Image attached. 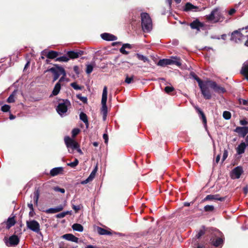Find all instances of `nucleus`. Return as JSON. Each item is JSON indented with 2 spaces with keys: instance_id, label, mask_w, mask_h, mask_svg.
<instances>
[{
  "instance_id": "nucleus-14",
  "label": "nucleus",
  "mask_w": 248,
  "mask_h": 248,
  "mask_svg": "<svg viewBox=\"0 0 248 248\" xmlns=\"http://www.w3.org/2000/svg\"><path fill=\"white\" fill-rule=\"evenodd\" d=\"M205 9V7H203L202 9H201L198 6L193 5L192 4H191L190 2H187L185 5L184 10L186 12L190 11L197 12V11H201L202 10H204Z\"/></svg>"
},
{
  "instance_id": "nucleus-62",
  "label": "nucleus",
  "mask_w": 248,
  "mask_h": 248,
  "mask_svg": "<svg viewBox=\"0 0 248 248\" xmlns=\"http://www.w3.org/2000/svg\"><path fill=\"white\" fill-rule=\"evenodd\" d=\"M74 72L76 73L77 75H78L79 74V67L78 66L76 65L74 66L73 68Z\"/></svg>"
},
{
  "instance_id": "nucleus-47",
  "label": "nucleus",
  "mask_w": 248,
  "mask_h": 248,
  "mask_svg": "<svg viewBox=\"0 0 248 248\" xmlns=\"http://www.w3.org/2000/svg\"><path fill=\"white\" fill-rule=\"evenodd\" d=\"M134 80V76L129 77L128 75H126V78L125 79V82L127 84H130Z\"/></svg>"
},
{
  "instance_id": "nucleus-40",
  "label": "nucleus",
  "mask_w": 248,
  "mask_h": 248,
  "mask_svg": "<svg viewBox=\"0 0 248 248\" xmlns=\"http://www.w3.org/2000/svg\"><path fill=\"white\" fill-rule=\"evenodd\" d=\"M193 248H207L206 245L202 244H199L198 242H195L193 245Z\"/></svg>"
},
{
  "instance_id": "nucleus-48",
  "label": "nucleus",
  "mask_w": 248,
  "mask_h": 248,
  "mask_svg": "<svg viewBox=\"0 0 248 248\" xmlns=\"http://www.w3.org/2000/svg\"><path fill=\"white\" fill-rule=\"evenodd\" d=\"M164 90L166 93H170L174 90V88L172 86H166Z\"/></svg>"
},
{
  "instance_id": "nucleus-61",
  "label": "nucleus",
  "mask_w": 248,
  "mask_h": 248,
  "mask_svg": "<svg viewBox=\"0 0 248 248\" xmlns=\"http://www.w3.org/2000/svg\"><path fill=\"white\" fill-rule=\"evenodd\" d=\"M72 208L76 212H77L80 209V205H73Z\"/></svg>"
},
{
  "instance_id": "nucleus-20",
  "label": "nucleus",
  "mask_w": 248,
  "mask_h": 248,
  "mask_svg": "<svg viewBox=\"0 0 248 248\" xmlns=\"http://www.w3.org/2000/svg\"><path fill=\"white\" fill-rule=\"evenodd\" d=\"M101 36L103 39L106 41H114L117 39L116 36L108 33H102Z\"/></svg>"
},
{
  "instance_id": "nucleus-41",
  "label": "nucleus",
  "mask_w": 248,
  "mask_h": 248,
  "mask_svg": "<svg viewBox=\"0 0 248 248\" xmlns=\"http://www.w3.org/2000/svg\"><path fill=\"white\" fill-rule=\"evenodd\" d=\"M93 68V66L92 64H87L86 65V72L87 74H91Z\"/></svg>"
},
{
  "instance_id": "nucleus-59",
  "label": "nucleus",
  "mask_w": 248,
  "mask_h": 248,
  "mask_svg": "<svg viewBox=\"0 0 248 248\" xmlns=\"http://www.w3.org/2000/svg\"><path fill=\"white\" fill-rule=\"evenodd\" d=\"M103 138L104 140L105 143L106 144H107L108 142V134H106V133L104 134L103 136Z\"/></svg>"
},
{
  "instance_id": "nucleus-3",
  "label": "nucleus",
  "mask_w": 248,
  "mask_h": 248,
  "mask_svg": "<svg viewBox=\"0 0 248 248\" xmlns=\"http://www.w3.org/2000/svg\"><path fill=\"white\" fill-rule=\"evenodd\" d=\"M206 19L209 21L214 22H221L224 19L219 10L216 8L214 9L209 15L206 16Z\"/></svg>"
},
{
  "instance_id": "nucleus-32",
  "label": "nucleus",
  "mask_w": 248,
  "mask_h": 248,
  "mask_svg": "<svg viewBox=\"0 0 248 248\" xmlns=\"http://www.w3.org/2000/svg\"><path fill=\"white\" fill-rule=\"evenodd\" d=\"M190 76L198 82L199 86L203 83V81L200 79L194 72L190 73Z\"/></svg>"
},
{
  "instance_id": "nucleus-35",
  "label": "nucleus",
  "mask_w": 248,
  "mask_h": 248,
  "mask_svg": "<svg viewBox=\"0 0 248 248\" xmlns=\"http://www.w3.org/2000/svg\"><path fill=\"white\" fill-rule=\"evenodd\" d=\"M16 95V92L15 91L12 93V94L7 98V101L10 103L14 102L15 101V98Z\"/></svg>"
},
{
  "instance_id": "nucleus-49",
  "label": "nucleus",
  "mask_w": 248,
  "mask_h": 248,
  "mask_svg": "<svg viewBox=\"0 0 248 248\" xmlns=\"http://www.w3.org/2000/svg\"><path fill=\"white\" fill-rule=\"evenodd\" d=\"M78 98L80 101H81L84 103H85L87 101V98L86 97L82 96L81 94H77V95Z\"/></svg>"
},
{
  "instance_id": "nucleus-56",
  "label": "nucleus",
  "mask_w": 248,
  "mask_h": 248,
  "mask_svg": "<svg viewBox=\"0 0 248 248\" xmlns=\"http://www.w3.org/2000/svg\"><path fill=\"white\" fill-rule=\"evenodd\" d=\"M125 49V48L122 46V47L120 49V51L123 54L127 55L129 54V52L126 51Z\"/></svg>"
},
{
  "instance_id": "nucleus-43",
  "label": "nucleus",
  "mask_w": 248,
  "mask_h": 248,
  "mask_svg": "<svg viewBox=\"0 0 248 248\" xmlns=\"http://www.w3.org/2000/svg\"><path fill=\"white\" fill-rule=\"evenodd\" d=\"M223 117L226 120H229L231 117V114L229 111H225L223 113Z\"/></svg>"
},
{
  "instance_id": "nucleus-55",
  "label": "nucleus",
  "mask_w": 248,
  "mask_h": 248,
  "mask_svg": "<svg viewBox=\"0 0 248 248\" xmlns=\"http://www.w3.org/2000/svg\"><path fill=\"white\" fill-rule=\"evenodd\" d=\"M96 171L95 170H93L90 174L88 178L92 181L93 179L94 178L95 175Z\"/></svg>"
},
{
  "instance_id": "nucleus-5",
  "label": "nucleus",
  "mask_w": 248,
  "mask_h": 248,
  "mask_svg": "<svg viewBox=\"0 0 248 248\" xmlns=\"http://www.w3.org/2000/svg\"><path fill=\"white\" fill-rule=\"evenodd\" d=\"M26 225L28 229L31 231L38 233L42 234L40 231V225L39 223L35 220H30L27 221Z\"/></svg>"
},
{
  "instance_id": "nucleus-2",
  "label": "nucleus",
  "mask_w": 248,
  "mask_h": 248,
  "mask_svg": "<svg viewBox=\"0 0 248 248\" xmlns=\"http://www.w3.org/2000/svg\"><path fill=\"white\" fill-rule=\"evenodd\" d=\"M140 16L143 30L144 31H150L152 28V22L149 15L147 13H142Z\"/></svg>"
},
{
  "instance_id": "nucleus-28",
  "label": "nucleus",
  "mask_w": 248,
  "mask_h": 248,
  "mask_svg": "<svg viewBox=\"0 0 248 248\" xmlns=\"http://www.w3.org/2000/svg\"><path fill=\"white\" fill-rule=\"evenodd\" d=\"M66 55L69 59H75L78 58V54L75 51H69L67 52Z\"/></svg>"
},
{
  "instance_id": "nucleus-8",
  "label": "nucleus",
  "mask_w": 248,
  "mask_h": 248,
  "mask_svg": "<svg viewBox=\"0 0 248 248\" xmlns=\"http://www.w3.org/2000/svg\"><path fill=\"white\" fill-rule=\"evenodd\" d=\"M199 87L201 90L202 94L203 97L205 99H210L212 97V94L209 89V87L208 86V83H207V81L206 83L203 82L199 86Z\"/></svg>"
},
{
  "instance_id": "nucleus-45",
  "label": "nucleus",
  "mask_w": 248,
  "mask_h": 248,
  "mask_svg": "<svg viewBox=\"0 0 248 248\" xmlns=\"http://www.w3.org/2000/svg\"><path fill=\"white\" fill-rule=\"evenodd\" d=\"M70 214V211H66L62 212L61 213H59L56 215V217L57 218H63L66 215Z\"/></svg>"
},
{
  "instance_id": "nucleus-44",
  "label": "nucleus",
  "mask_w": 248,
  "mask_h": 248,
  "mask_svg": "<svg viewBox=\"0 0 248 248\" xmlns=\"http://www.w3.org/2000/svg\"><path fill=\"white\" fill-rule=\"evenodd\" d=\"M204 210L206 212H212L214 210V206L213 205H207L204 206Z\"/></svg>"
},
{
  "instance_id": "nucleus-42",
  "label": "nucleus",
  "mask_w": 248,
  "mask_h": 248,
  "mask_svg": "<svg viewBox=\"0 0 248 248\" xmlns=\"http://www.w3.org/2000/svg\"><path fill=\"white\" fill-rule=\"evenodd\" d=\"M108 113V109H101L100 114L102 115L103 121H105Z\"/></svg>"
},
{
  "instance_id": "nucleus-33",
  "label": "nucleus",
  "mask_w": 248,
  "mask_h": 248,
  "mask_svg": "<svg viewBox=\"0 0 248 248\" xmlns=\"http://www.w3.org/2000/svg\"><path fill=\"white\" fill-rule=\"evenodd\" d=\"M136 56L139 60L142 61L143 62H149L148 58L141 54L137 53Z\"/></svg>"
},
{
  "instance_id": "nucleus-63",
  "label": "nucleus",
  "mask_w": 248,
  "mask_h": 248,
  "mask_svg": "<svg viewBox=\"0 0 248 248\" xmlns=\"http://www.w3.org/2000/svg\"><path fill=\"white\" fill-rule=\"evenodd\" d=\"M240 124L242 125H246L248 124V122L246 120H241L240 121Z\"/></svg>"
},
{
  "instance_id": "nucleus-26",
  "label": "nucleus",
  "mask_w": 248,
  "mask_h": 248,
  "mask_svg": "<svg viewBox=\"0 0 248 248\" xmlns=\"http://www.w3.org/2000/svg\"><path fill=\"white\" fill-rule=\"evenodd\" d=\"M241 74L244 76L246 79L248 81V66L243 65L241 70Z\"/></svg>"
},
{
  "instance_id": "nucleus-60",
  "label": "nucleus",
  "mask_w": 248,
  "mask_h": 248,
  "mask_svg": "<svg viewBox=\"0 0 248 248\" xmlns=\"http://www.w3.org/2000/svg\"><path fill=\"white\" fill-rule=\"evenodd\" d=\"M239 101L240 104L242 103L244 105H246V106L248 105V100H246L245 99H240L239 100Z\"/></svg>"
},
{
  "instance_id": "nucleus-58",
  "label": "nucleus",
  "mask_w": 248,
  "mask_h": 248,
  "mask_svg": "<svg viewBox=\"0 0 248 248\" xmlns=\"http://www.w3.org/2000/svg\"><path fill=\"white\" fill-rule=\"evenodd\" d=\"M56 213L61 211L63 209V206L62 205H60L57 207H55Z\"/></svg>"
},
{
  "instance_id": "nucleus-57",
  "label": "nucleus",
  "mask_w": 248,
  "mask_h": 248,
  "mask_svg": "<svg viewBox=\"0 0 248 248\" xmlns=\"http://www.w3.org/2000/svg\"><path fill=\"white\" fill-rule=\"evenodd\" d=\"M56 213L61 211L63 209V206L62 205H60L57 207H55Z\"/></svg>"
},
{
  "instance_id": "nucleus-9",
  "label": "nucleus",
  "mask_w": 248,
  "mask_h": 248,
  "mask_svg": "<svg viewBox=\"0 0 248 248\" xmlns=\"http://www.w3.org/2000/svg\"><path fill=\"white\" fill-rule=\"evenodd\" d=\"M243 29L244 28H242V29H239V30H236L233 31L231 34V40L235 43L240 42L244 37V35L240 32V30Z\"/></svg>"
},
{
  "instance_id": "nucleus-22",
  "label": "nucleus",
  "mask_w": 248,
  "mask_h": 248,
  "mask_svg": "<svg viewBox=\"0 0 248 248\" xmlns=\"http://www.w3.org/2000/svg\"><path fill=\"white\" fill-rule=\"evenodd\" d=\"M248 146V144L245 142H241L237 147L236 152L237 154L241 155L245 152V149Z\"/></svg>"
},
{
  "instance_id": "nucleus-27",
  "label": "nucleus",
  "mask_w": 248,
  "mask_h": 248,
  "mask_svg": "<svg viewBox=\"0 0 248 248\" xmlns=\"http://www.w3.org/2000/svg\"><path fill=\"white\" fill-rule=\"evenodd\" d=\"M15 220L14 217H9L8 218L7 221L6 222V229H9L12 226H14L15 224Z\"/></svg>"
},
{
  "instance_id": "nucleus-4",
  "label": "nucleus",
  "mask_w": 248,
  "mask_h": 248,
  "mask_svg": "<svg viewBox=\"0 0 248 248\" xmlns=\"http://www.w3.org/2000/svg\"><path fill=\"white\" fill-rule=\"evenodd\" d=\"M174 64L177 66H180L181 62L180 59L176 57H173L171 59H164L160 60L158 62V65L161 66H165L168 65Z\"/></svg>"
},
{
  "instance_id": "nucleus-39",
  "label": "nucleus",
  "mask_w": 248,
  "mask_h": 248,
  "mask_svg": "<svg viewBox=\"0 0 248 248\" xmlns=\"http://www.w3.org/2000/svg\"><path fill=\"white\" fill-rule=\"evenodd\" d=\"M57 113L62 117L67 115L68 109H56Z\"/></svg>"
},
{
  "instance_id": "nucleus-52",
  "label": "nucleus",
  "mask_w": 248,
  "mask_h": 248,
  "mask_svg": "<svg viewBox=\"0 0 248 248\" xmlns=\"http://www.w3.org/2000/svg\"><path fill=\"white\" fill-rule=\"evenodd\" d=\"M204 234V231L202 230H201L199 231L198 233L196 234V237L197 239H200L202 236Z\"/></svg>"
},
{
  "instance_id": "nucleus-30",
  "label": "nucleus",
  "mask_w": 248,
  "mask_h": 248,
  "mask_svg": "<svg viewBox=\"0 0 248 248\" xmlns=\"http://www.w3.org/2000/svg\"><path fill=\"white\" fill-rule=\"evenodd\" d=\"M72 229L74 231L79 232H82L83 231V226L81 224H78V223L74 224L72 225Z\"/></svg>"
},
{
  "instance_id": "nucleus-31",
  "label": "nucleus",
  "mask_w": 248,
  "mask_h": 248,
  "mask_svg": "<svg viewBox=\"0 0 248 248\" xmlns=\"http://www.w3.org/2000/svg\"><path fill=\"white\" fill-rule=\"evenodd\" d=\"M97 230L98 233L100 235L109 234L110 233L107 230L99 227H97Z\"/></svg>"
},
{
  "instance_id": "nucleus-7",
  "label": "nucleus",
  "mask_w": 248,
  "mask_h": 248,
  "mask_svg": "<svg viewBox=\"0 0 248 248\" xmlns=\"http://www.w3.org/2000/svg\"><path fill=\"white\" fill-rule=\"evenodd\" d=\"M54 67H51L49 69H47L45 72H51L53 74V82L57 80L61 75V68H63V67L60 66L58 64H54Z\"/></svg>"
},
{
  "instance_id": "nucleus-6",
  "label": "nucleus",
  "mask_w": 248,
  "mask_h": 248,
  "mask_svg": "<svg viewBox=\"0 0 248 248\" xmlns=\"http://www.w3.org/2000/svg\"><path fill=\"white\" fill-rule=\"evenodd\" d=\"M208 86L216 93L218 94L223 93L226 92V90L223 87L217 84L215 81L212 80L207 81Z\"/></svg>"
},
{
  "instance_id": "nucleus-64",
  "label": "nucleus",
  "mask_w": 248,
  "mask_h": 248,
  "mask_svg": "<svg viewBox=\"0 0 248 248\" xmlns=\"http://www.w3.org/2000/svg\"><path fill=\"white\" fill-rule=\"evenodd\" d=\"M123 46L125 48H128V49H131L132 47L131 45L129 44H124L123 45Z\"/></svg>"
},
{
  "instance_id": "nucleus-11",
  "label": "nucleus",
  "mask_w": 248,
  "mask_h": 248,
  "mask_svg": "<svg viewBox=\"0 0 248 248\" xmlns=\"http://www.w3.org/2000/svg\"><path fill=\"white\" fill-rule=\"evenodd\" d=\"M5 244L8 247L15 246L18 244L19 242V239L16 235H13L11 236L8 241L6 238L4 239Z\"/></svg>"
},
{
  "instance_id": "nucleus-24",
  "label": "nucleus",
  "mask_w": 248,
  "mask_h": 248,
  "mask_svg": "<svg viewBox=\"0 0 248 248\" xmlns=\"http://www.w3.org/2000/svg\"><path fill=\"white\" fill-rule=\"evenodd\" d=\"M197 112L199 114V117L202 120V123L205 127L207 126V121L206 117L204 113L202 111L201 109H197Z\"/></svg>"
},
{
  "instance_id": "nucleus-18",
  "label": "nucleus",
  "mask_w": 248,
  "mask_h": 248,
  "mask_svg": "<svg viewBox=\"0 0 248 248\" xmlns=\"http://www.w3.org/2000/svg\"><path fill=\"white\" fill-rule=\"evenodd\" d=\"M107 100V87L105 86L103 89L101 104L102 105V108H108L106 102Z\"/></svg>"
},
{
  "instance_id": "nucleus-10",
  "label": "nucleus",
  "mask_w": 248,
  "mask_h": 248,
  "mask_svg": "<svg viewBox=\"0 0 248 248\" xmlns=\"http://www.w3.org/2000/svg\"><path fill=\"white\" fill-rule=\"evenodd\" d=\"M244 172L242 167L239 166L234 168L231 172V177L233 179H239Z\"/></svg>"
},
{
  "instance_id": "nucleus-16",
  "label": "nucleus",
  "mask_w": 248,
  "mask_h": 248,
  "mask_svg": "<svg viewBox=\"0 0 248 248\" xmlns=\"http://www.w3.org/2000/svg\"><path fill=\"white\" fill-rule=\"evenodd\" d=\"M62 238L67 241L76 243H79V239L71 233L65 234L62 236Z\"/></svg>"
},
{
  "instance_id": "nucleus-1",
  "label": "nucleus",
  "mask_w": 248,
  "mask_h": 248,
  "mask_svg": "<svg viewBox=\"0 0 248 248\" xmlns=\"http://www.w3.org/2000/svg\"><path fill=\"white\" fill-rule=\"evenodd\" d=\"M64 140L70 153H73L74 150H77L78 153L80 154H82L83 153L79 148V144L75 140L70 138L69 136H66Z\"/></svg>"
},
{
  "instance_id": "nucleus-51",
  "label": "nucleus",
  "mask_w": 248,
  "mask_h": 248,
  "mask_svg": "<svg viewBox=\"0 0 248 248\" xmlns=\"http://www.w3.org/2000/svg\"><path fill=\"white\" fill-rule=\"evenodd\" d=\"M54 191L56 192H60L62 193H64L65 192V190L64 188H60L58 186H55L53 188Z\"/></svg>"
},
{
  "instance_id": "nucleus-54",
  "label": "nucleus",
  "mask_w": 248,
  "mask_h": 248,
  "mask_svg": "<svg viewBox=\"0 0 248 248\" xmlns=\"http://www.w3.org/2000/svg\"><path fill=\"white\" fill-rule=\"evenodd\" d=\"M228 155V151L226 150H225L223 152V154L222 158V161L223 162L227 157Z\"/></svg>"
},
{
  "instance_id": "nucleus-29",
  "label": "nucleus",
  "mask_w": 248,
  "mask_h": 248,
  "mask_svg": "<svg viewBox=\"0 0 248 248\" xmlns=\"http://www.w3.org/2000/svg\"><path fill=\"white\" fill-rule=\"evenodd\" d=\"M61 88V84L58 82L55 84L54 88L53 90V91H52L53 95H57L60 92Z\"/></svg>"
},
{
  "instance_id": "nucleus-53",
  "label": "nucleus",
  "mask_w": 248,
  "mask_h": 248,
  "mask_svg": "<svg viewBox=\"0 0 248 248\" xmlns=\"http://www.w3.org/2000/svg\"><path fill=\"white\" fill-rule=\"evenodd\" d=\"M46 213L49 214H54L56 213V208H49L46 211Z\"/></svg>"
},
{
  "instance_id": "nucleus-34",
  "label": "nucleus",
  "mask_w": 248,
  "mask_h": 248,
  "mask_svg": "<svg viewBox=\"0 0 248 248\" xmlns=\"http://www.w3.org/2000/svg\"><path fill=\"white\" fill-rule=\"evenodd\" d=\"M60 70H61V73H62V76L60 78V79L58 81V82L61 83L62 82L64 81L66 79L65 77L66 74L64 68H61Z\"/></svg>"
},
{
  "instance_id": "nucleus-36",
  "label": "nucleus",
  "mask_w": 248,
  "mask_h": 248,
  "mask_svg": "<svg viewBox=\"0 0 248 248\" xmlns=\"http://www.w3.org/2000/svg\"><path fill=\"white\" fill-rule=\"evenodd\" d=\"M69 60V58H68L67 55H64L62 57H58L56 59L55 61L58 62H67Z\"/></svg>"
},
{
  "instance_id": "nucleus-19",
  "label": "nucleus",
  "mask_w": 248,
  "mask_h": 248,
  "mask_svg": "<svg viewBox=\"0 0 248 248\" xmlns=\"http://www.w3.org/2000/svg\"><path fill=\"white\" fill-rule=\"evenodd\" d=\"M225 200L224 197H219V195L215 194V195H208L205 198L203 199V201H211V200H215V201H223Z\"/></svg>"
},
{
  "instance_id": "nucleus-21",
  "label": "nucleus",
  "mask_w": 248,
  "mask_h": 248,
  "mask_svg": "<svg viewBox=\"0 0 248 248\" xmlns=\"http://www.w3.org/2000/svg\"><path fill=\"white\" fill-rule=\"evenodd\" d=\"M70 105V103L67 99L62 100L59 103L57 108H67Z\"/></svg>"
},
{
  "instance_id": "nucleus-25",
  "label": "nucleus",
  "mask_w": 248,
  "mask_h": 248,
  "mask_svg": "<svg viewBox=\"0 0 248 248\" xmlns=\"http://www.w3.org/2000/svg\"><path fill=\"white\" fill-rule=\"evenodd\" d=\"M79 118L85 124L86 127L88 128L89 126V122L86 114L83 112H81L79 115Z\"/></svg>"
},
{
  "instance_id": "nucleus-23",
  "label": "nucleus",
  "mask_w": 248,
  "mask_h": 248,
  "mask_svg": "<svg viewBox=\"0 0 248 248\" xmlns=\"http://www.w3.org/2000/svg\"><path fill=\"white\" fill-rule=\"evenodd\" d=\"M62 167L54 168L50 170V174L51 176H54L62 173Z\"/></svg>"
},
{
  "instance_id": "nucleus-46",
  "label": "nucleus",
  "mask_w": 248,
  "mask_h": 248,
  "mask_svg": "<svg viewBox=\"0 0 248 248\" xmlns=\"http://www.w3.org/2000/svg\"><path fill=\"white\" fill-rule=\"evenodd\" d=\"M71 86L76 90H81L82 87L78 85L76 82H73L71 83Z\"/></svg>"
},
{
  "instance_id": "nucleus-38",
  "label": "nucleus",
  "mask_w": 248,
  "mask_h": 248,
  "mask_svg": "<svg viewBox=\"0 0 248 248\" xmlns=\"http://www.w3.org/2000/svg\"><path fill=\"white\" fill-rule=\"evenodd\" d=\"M78 159L76 158L74 161L67 163V165L72 168H74L78 165Z\"/></svg>"
},
{
  "instance_id": "nucleus-17",
  "label": "nucleus",
  "mask_w": 248,
  "mask_h": 248,
  "mask_svg": "<svg viewBox=\"0 0 248 248\" xmlns=\"http://www.w3.org/2000/svg\"><path fill=\"white\" fill-rule=\"evenodd\" d=\"M43 55H45L46 57L49 59H54L58 58L60 53L54 50H50L47 53L45 52L44 51L42 52Z\"/></svg>"
},
{
  "instance_id": "nucleus-15",
  "label": "nucleus",
  "mask_w": 248,
  "mask_h": 248,
  "mask_svg": "<svg viewBox=\"0 0 248 248\" xmlns=\"http://www.w3.org/2000/svg\"><path fill=\"white\" fill-rule=\"evenodd\" d=\"M189 25L192 29H195L197 31H200V28L204 27L203 23L200 22L198 19L190 23Z\"/></svg>"
},
{
  "instance_id": "nucleus-13",
  "label": "nucleus",
  "mask_w": 248,
  "mask_h": 248,
  "mask_svg": "<svg viewBox=\"0 0 248 248\" xmlns=\"http://www.w3.org/2000/svg\"><path fill=\"white\" fill-rule=\"evenodd\" d=\"M234 131L237 133L239 136L244 138L248 133V126H237Z\"/></svg>"
},
{
  "instance_id": "nucleus-50",
  "label": "nucleus",
  "mask_w": 248,
  "mask_h": 248,
  "mask_svg": "<svg viewBox=\"0 0 248 248\" xmlns=\"http://www.w3.org/2000/svg\"><path fill=\"white\" fill-rule=\"evenodd\" d=\"M80 132V130L78 128H74L72 131V135L73 138L75 137Z\"/></svg>"
},
{
  "instance_id": "nucleus-12",
  "label": "nucleus",
  "mask_w": 248,
  "mask_h": 248,
  "mask_svg": "<svg viewBox=\"0 0 248 248\" xmlns=\"http://www.w3.org/2000/svg\"><path fill=\"white\" fill-rule=\"evenodd\" d=\"M221 234L219 232H216V236L211 238V243L213 246L218 247L222 245L223 243V239L221 238Z\"/></svg>"
},
{
  "instance_id": "nucleus-37",
  "label": "nucleus",
  "mask_w": 248,
  "mask_h": 248,
  "mask_svg": "<svg viewBox=\"0 0 248 248\" xmlns=\"http://www.w3.org/2000/svg\"><path fill=\"white\" fill-rule=\"evenodd\" d=\"M39 197V191L38 190H37L34 192V196H33L34 203L36 205H37V204H38Z\"/></svg>"
}]
</instances>
